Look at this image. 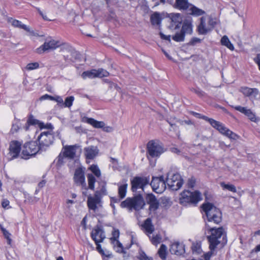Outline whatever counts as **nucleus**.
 <instances>
[{
	"instance_id": "nucleus-27",
	"label": "nucleus",
	"mask_w": 260,
	"mask_h": 260,
	"mask_svg": "<svg viewBox=\"0 0 260 260\" xmlns=\"http://www.w3.org/2000/svg\"><path fill=\"white\" fill-rule=\"evenodd\" d=\"M141 226L142 228L145 230L147 235L152 234L154 231V227L150 218H147Z\"/></svg>"
},
{
	"instance_id": "nucleus-35",
	"label": "nucleus",
	"mask_w": 260,
	"mask_h": 260,
	"mask_svg": "<svg viewBox=\"0 0 260 260\" xmlns=\"http://www.w3.org/2000/svg\"><path fill=\"white\" fill-rule=\"evenodd\" d=\"M151 22L153 25H159L161 22V17L157 12L153 13L150 18Z\"/></svg>"
},
{
	"instance_id": "nucleus-45",
	"label": "nucleus",
	"mask_w": 260,
	"mask_h": 260,
	"mask_svg": "<svg viewBox=\"0 0 260 260\" xmlns=\"http://www.w3.org/2000/svg\"><path fill=\"white\" fill-rule=\"evenodd\" d=\"M89 169L96 177H99L101 176V171L98 166L92 165L90 167Z\"/></svg>"
},
{
	"instance_id": "nucleus-3",
	"label": "nucleus",
	"mask_w": 260,
	"mask_h": 260,
	"mask_svg": "<svg viewBox=\"0 0 260 260\" xmlns=\"http://www.w3.org/2000/svg\"><path fill=\"white\" fill-rule=\"evenodd\" d=\"M199 118L208 121L214 128L216 129L222 135L232 139L236 140L238 136L237 134L231 131L228 127L219 121H217L212 118H210L206 116L201 115Z\"/></svg>"
},
{
	"instance_id": "nucleus-32",
	"label": "nucleus",
	"mask_w": 260,
	"mask_h": 260,
	"mask_svg": "<svg viewBox=\"0 0 260 260\" xmlns=\"http://www.w3.org/2000/svg\"><path fill=\"white\" fill-rule=\"evenodd\" d=\"M100 189L96 190L95 193H98L99 195L102 198L103 196L107 195V191L106 189V183L105 181H101L99 182Z\"/></svg>"
},
{
	"instance_id": "nucleus-9",
	"label": "nucleus",
	"mask_w": 260,
	"mask_h": 260,
	"mask_svg": "<svg viewBox=\"0 0 260 260\" xmlns=\"http://www.w3.org/2000/svg\"><path fill=\"white\" fill-rule=\"evenodd\" d=\"M150 183L149 176H136L131 180V190L133 192H136L138 189H141L144 191L146 186Z\"/></svg>"
},
{
	"instance_id": "nucleus-13",
	"label": "nucleus",
	"mask_w": 260,
	"mask_h": 260,
	"mask_svg": "<svg viewBox=\"0 0 260 260\" xmlns=\"http://www.w3.org/2000/svg\"><path fill=\"white\" fill-rule=\"evenodd\" d=\"M22 141L13 140L11 141L9 148L8 154L11 157L10 160L18 158L22 149Z\"/></svg>"
},
{
	"instance_id": "nucleus-60",
	"label": "nucleus",
	"mask_w": 260,
	"mask_h": 260,
	"mask_svg": "<svg viewBox=\"0 0 260 260\" xmlns=\"http://www.w3.org/2000/svg\"><path fill=\"white\" fill-rule=\"evenodd\" d=\"M254 60L257 64L258 69L260 71V53L257 54L256 57L254 59Z\"/></svg>"
},
{
	"instance_id": "nucleus-25",
	"label": "nucleus",
	"mask_w": 260,
	"mask_h": 260,
	"mask_svg": "<svg viewBox=\"0 0 260 260\" xmlns=\"http://www.w3.org/2000/svg\"><path fill=\"white\" fill-rule=\"evenodd\" d=\"M240 91L245 96L255 99L258 94L259 91L257 88H251L247 87H243L240 89Z\"/></svg>"
},
{
	"instance_id": "nucleus-36",
	"label": "nucleus",
	"mask_w": 260,
	"mask_h": 260,
	"mask_svg": "<svg viewBox=\"0 0 260 260\" xmlns=\"http://www.w3.org/2000/svg\"><path fill=\"white\" fill-rule=\"evenodd\" d=\"M167 247L165 244H161L158 251L159 256L162 260L166 259Z\"/></svg>"
},
{
	"instance_id": "nucleus-28",
	"label": "nucleus",
	"mask_w": 260,
	"mask_h": 260,
	"mask_svg": "<svg viewBox=\"0 0 260 260\" xmlns=\"http://www.w3.org/2000/svg\"><path fill=\"white\" fill-rule=\"evenodd\" d=\"M198 31L200 35H206L211 29L206 26V19L204 17L200 18V23L198 26Z\"/></svg>"
},
{
	"instance_id": "nucleus-12",
	"label": "nucleus",
	"mask_w": 260,
	"mask_h": 260,
	"mask_svg": "<svg viewBox=\"0 0 260 260\" xmlns=\"http://www.w3.org/2000/svg\"><path fill=\"white\" fill-rule=\"evenodd\" d=\"M149 184L151 186L153 190L157 193H162L166 188V180H164L162 176L158 177H153Z\"/></svg>"
},
{
	"instance_id": "nucleus-52",
	"label": "nucleus",
	"mask_w": 260,
	"mask_h": 260,
	"mask_svg": "<svg viewBox=\"0 0 260 260\" xmlns=\"http://www.w3.org/2000/svg\"><path fill=\"white\" fill-rule=\"evenodd\" d=\"M160 240L161 238L159 236L156 235V236L152 237L151 242L154 245H157L160 242Z\"/></svg>"
},
{
	"instance_id": "nucleus-54",
	"label": "nucleus",
	"mask_w": 260,
	"mask_h": 260,
	"mask_svg": "<svg viewBox=\"0 0 260 260\" xmlns=\"http://www.w3.org/2000/svg\"><path fill=\"white\" fill-rule=\"evenodd\" d=\"M100 243H95L96 245V250L101 255H106L104 251L102 248V246L100 244Z\"/></svg>"
},
{
	"instance_id": "nucleus-42",
	"label": "nucleus",
	"mask_w": 260,
	"mask_h": 260,
	"mask_svg": "<svg viewBox=\"0 0 260 260\" xmlns=\"http://www.w3.org/2000/svg\"><path fill=\"white\" fill-rule=\"evenodd\" d=\"M74 101V97L73 96H68L66 98L64 102H63L62 105L64 107L70 108L72 106Z\"/></svg>"
},
{
	"instance_id": "nucleus-44",
	"label": "nucleus",
	"mask_w": 260,
	"mask_h": 260,
	"mask_svg": "<svg viewBox=\"0 0 260 260\" xmlns=\"http://www.w3.org/2000/svg\"><path fill=\"white\" fill-rule=\"evenodd\" d=\"M138 258L139 260H153V258L151 257H148L145 252L142 250H140L139 251Z\"/></svg>"
},
{
	"instance_id": "nucleus-18",
	"label": "nucleus",
	"mask_w": 260,
	"mask_h": 260,
	"mask_svg": "<svg viewBox=\"0 0 260 260\" xmlns=\"http://www.w3.org/2000/svg\"><path fill=\"white\" fill-rule=\"evenodd\" d=\"M79 148L77 144L73 145H66L63 147V155L69 159H73L76 156V150Z\"/></svg>"
},
{
	"instance_id": "nucleus-48",
	"label": "nucleus",
	"mask_w": 260,
	"mask_h": 260,
	"mask_svg": "<svg viewBox=\"0 0 260 260\" xmlns=\"http://www.w3.org/2000/svg\"><path fill=\"white\" fill-rule=\"evenodd\" d=\"M39 121L34 118L32 115H30L27 120L28 125H35L38 123Z\"/></svg>"
},
{
	"instance_id": "nucleus-1",
	"label": "nucleus",
	"mask_w": 260,
	"mask_h": 260,
	"mask_svg": "<svg viewBox=\"0 0 260 260\" xmlns=\"http://www.w3.org/2000/svg\"><path fill=\"white\" fill-rule=\"evenodd\" d=\"M206 226L209 234L207 237L209 243L210 248V251L208 252V254H210V256H211L217 245L220 243L224 244L226 242V235L222 227L218 228H211L210 225L207 223H206Z\"/></svg>"
},
{
	"instance_id": "nucleus-24",
	"label": "nucleus",
	"mask_w": 260,
	"mask_h": 260,
	"mask_svg": "<svg viewBox=\"0 0 260 260\" xmlns=\"http://www.w3.org/2000/svg\"><path fill=\"white\" fill-rule=\"evenodd\" d=\"M74 179L75 182L77 184L82 186H85L86 185L84 173L81 169L78 168L76 170Z\"/></svg>"
},
{
	"instance_id": "nucleus-47",
	"label": "nucleus",
	"mask_w": 260,
	"mask_h": 260,
	"mask_svg": "<svg viewBox=\"0 0 260 260\" xmlns=\"http://www.w3.org/2000/svg\"><path fill=\"white\" fill-rule=\"evenodd\" d=\"M39 68V64L37 62H31L28 63L26 66V69L28 70H33L35 69H37Z\"/></svg>"
},
{
	"instance_id": "nucleus-53",
	"label": "nucleus",
	"mask_w": 260,
	"mask_h": 260,
	"mask_svg": "<svg viewBox=\"0 0 260 260\" xmlns=\"http://www.w3.org/2000/svg\"><path fill=\"white\" fill-rule=\"evenodd\" d=\"M192 250L193 252L199 253L201 251L200 246L198 244H193L192 247Z\"/></svg>"
},
{
	"instance_id": "nucleus-29",
	"label": "nucleus",
	"mask_w": 260,
	"mask_h": 260,
	"mask_svg": "<svg viewBox=\"0 0 260 260\" xmlns=\"http://www.w3.org/2000/svg\"><path fill=\"white\" fill-rule=\"evenodd\" d=\"M84 121L91 125L95 128H103L105 124L103 121H99L92 118L85 117Z\"/></svg>"
},
{
	"instance_id": "nucleus-11",
	"label": "nucleus",
	"mask_w": 260,
	"mask_h": 260,
	"mask_svg": "<svg viewBox=\"0 0 260 260\" xmlns=\"http://www.w3.org/2000/svg\"><path fill=\"white\" fill-rule=\"evenodd\" d=\"M165 152L162 144L158 141L151 140L147 144V152L152 157H158Z\"/></svg>"
},
{
	"instance_id": "nucleus-19",
	"label": "nucleus",
	"mask_w": 260,
	"mask_h": 260,
	"mask_svg": "<svg viewBox=\"0 0 260 260\" xmlns=\"http://www.w3.org/2000/svg\"><path fill=\"white\" fill-rule=\"evenodd\" d=\"M170 251L172 254L177 255H182L185 253V246L182 243L175 242L171 245Z\"/></svg>"
},
{
	"instance_id": "nucleus-16",
	"label": "nucleus",
	"mask_w": 260,
	"mask_h": 260,
	"mask_svg": "<svg viewBox=\"0 0 260 260\" xmlns=\"http://www.w3.org/2000/svg\"><path fill=\"white\" fill-rule=\"evenodd\" d=\"M91 239L95 243H102L106 238V235L103 228L100 225H96L90 233Z\"/></svg>"
},
{
	"instance_id": "nucleus-50",
	"label": "nucleus",
	"mask_w": 260,
	"mask_h": 260,
	"mask_svg": "<svg viewBox=\"0 0 260 260\" xmlns=\"http://www.w3.org/2000/svg\"><path fill=\"white\" fill-rule=\"evenodd\" d=\"M40 100L41 101H44V100H50V101H53L54 100V96L50 95L47 94H45L41 96L40 97Z\"/></svg>"
},
{
	"instance_id": "nucleus-5",
	"label": "nucleus",
	"mask_w": 260,
	"mask_h": 260,
	"mask_svg": "<svg viewBox=\"0 0 260 260\" xmlns=\"http://www.w3.org/2000/svg\"><path fill=\"white\" fill-rule=\"evenodd\" d=\"M145 205V202L142 196L138 194L133 198H127L125 200L120 204L121 208H127L130 211L135 210L139 211L142 209Z\"/></svg>"
},
{
	"instance_id": "nucleus-58",
	"label": "nucleus",
	"mask_w": 260,
	"mask_h": 260,
	"mask_svg": "<svg viewBox=\"0 0 260 260\" xmlns=\"http://www.w3.org/2000/svg\"><path fill=\"white\" fill-rule=\"evenodd\" d=\"M54 101H56L58 104H63V99L59 95H56L54 96Z\"/></svg>"
},
{
	"instance_id": "nucleus-8",
	"label": "nucleus",
	"mask_w": 260,
	"mask_h": 260,
	"mask_svg": "<svg viewBox=\"0 0 260 260\" xmlns=\"http://www.w3.org/2000/svg\"><path fill=\"white\" fill-rule=\"evenodd\" d=\"M166 182L169 187L172 190H177L180 189L183 183V179L178 173L168 174Z\"/></svg>"
},
{
	"instance_id": "nucleus-17",
	"label": "nucleus",
	"mask_w": 260,
	"mask_h": 260,
	"mask_svg": "<svg viewBox=\"0 0 260 260\" xmlns=\"http://www.w3.org/2000/svg\"><path fill=\"white\" fill-rule=\"evenodd\" d=\"M94 193V197L89 196L87 198V206L90 210L95 211L98 209V206H101L102 203V198Z\"/></svg>"
},
{
	"instance_id": "nucleus-40",
	"label": "nucleus",
	"mask_w": 260,
	"mask_h": 260,
	"mask_svg": "<svg viewBox=\"0 0 260 260\" xmlns=\"http://www.w3.org/2000/svg\"><path fill=\"white\" fill-rule=\"evenodd\" d=\"M185 35L180 30V32H177L174 36H173L172 39L177 42H183L184 40Z\"/></svg>"
},
{
	"instance_id": "nucleus-62",
	"label": "nucleus",
	"mask_w": 260,
	"mask_h": 260,
	"mask_svg": "<svg viewBox=\"0 0 260 260\" xmlns=\"http://www.w3.org/2000/svg\"><path fill=\"white\" fill-rule=\"evenodd\" d=\"M74 203V201L72 200H67L66 203V208L69 210L70 208V205Z\"/></svg>"
},
{
	"instance_id": "nucleus-6",
	"label": "nucleus",
	"mask_w": 260,
	"mask_h": 260,
	"mask_svg": "<svg viewBox=\"0 0 260 260\" xmlns=\"http://www.w3.org/2000/svg\"><path fill=\"white\" fill-rule=\"evenodd\" d=\"M201 199V194L199 191L191 192L185 190L180 194L179 203L183 206H186L189 203L197 204Z\"/></svg>"
},
{
	"instance_id": "nucleus-51",
	"label": "nucleus",
	"mask_w": 260,
	"mask_h": 260,
	"mask_svg": "<svg viewBox=\"0 0 260 260\" xmlns=\"http://www.w3.org/2000/svg\"><path fill=\"white\" fill-rule=\"evenodd\" d=\"M201 42V40L200 39H199L198 38L194 37V38H192L190 40L189 44L190 45L193 46V45H195L197 43H200Z\"/></svg>"
},
{
	"instance_id": "nucleus-30",
	"label": "nucleus",
	"mask_w": 260,
	"mask_h": 260,
	"mask_svg": "<svg viewBox=\"0 0 260 260\" xmlns=\"http://www.w3.org/2000/svg\"><path fill=\"white\" fill-rule=\"evenodd\" d=\"M181 31L185 36L186 34H191L192 32V25L191 23L186 20L182 24Z\"/></svg>"
},
{
	"instance_id": "nucleus-57",
	"label": "nucleus",
	"mask_w": 260,
	"mask_h": 260,
	"mask_svg": "<svg viewBox=\"0 0 260 260\" xmlns=\"http://www.w3.org/2000/svg\"><path fill=\"white\" fill-rule=\"evenodd\" d=\"M195 180L193 178L189 179L187 182V186L188 187L192 188L195 185Z\"/></svg>"
},
{
	"instance_id": "nucleus-39",
	"label": "nucleus",
	"mask_w": 260,
	"mask_h": 260,
	"mask_svg": "<svg viewBox=\"0 0 260 260\" xmlns=\"http://www.w3.org/2000/svg\"><path fill=\"white\" fill-rule=\"evenodd\" d=\"M88 187L90 189L93 190L94 189V183L95 182V178L92 174H88L87 175Z\"/></svg>"
},
{
	"instance_id": "nucleus-31",
	"label": "nucleus",
	"mask_w": 260,
	"mask_h": 260,
	"mask_svg": "<svg viewBox=\"0 0 260 260\" xmlns=\"http://www.w3.org/2000/svg\"><path fill=\"white\" fill-rule=\"evenodd\" d=\"M9 22H11L12 25L15 27L23 29L28 32L30 31V28L27 25L22 24L20 21L11 18L9 20Z\"/></svg>"
},
{
	"instance_id": "nucleus-37",
	"label": "nucleus",
	"mask_w": 260,
	"mask_h": 260,
	"mask_svg": "<svg viewBox=\"0 0 260 260\" xmlns=\"http://www.w3.org/2000/svg\"><path fill=\"white\" fill-rule=\"evenodd\" d=\"M221 187L223 189L228 190L233 192H236L237 189L235 186L231 184H226L224 182H222L220 183Z\"/></svg>"
},
{
	"instance_id": "nucleus-49",
	"label": "nucleus",
	"mask_w": 260,
	"mask_h": 260,
	"mask_svg": "<svg viewBox=\"0 0 260 260\" xmlns=\"http://www.w3.org/2000/svg\"><path fill=\"white\" fill-rule=\"evenodd\" d=\"M191 90L200 97H203L205 95V93L200 88H193Z\"/></svg>"
},
{
	"instance_id": "nucleus-15",
	"label": "nucleus",
	"mask_w": 260,
	"mask_h": 260,
	"mask_svg": "<svg viewBox=\"0 0 260 260\" xmlns=\"http://www.w3.org/2000/svg\"><path fill=\"white\" fill-rule=\"evenodd\" d=\"M109 73L106 70L103 69L98 70L92 69L90 71H84L81 74V77L83 79L87 78L92 79L96 77L102 78L108 76Z\"/></svg>"
},
{
	"instance_id": "nucleus-56",
	"label": "nucleus",
	"mask_w": 260,
	"mask_h": 260,
	"mask_svg": "<svg viewBox=\"0 0 260 260\" xmlns=\"http://www.w3.org/2000/svg\"><path fill=\"white\" fill-rule=\"evenodd\" d=\"M112 239L116 240L117 241V239L119 238V232L118 230H114L112 232Z\"/></svg>"
},
{
	"instance_id": "nucleus-23",
	"label": "nucleus",
	"mask_w": 260,
	"mask_h": 260,
	"mask_svg": "<svg viewBox=\"0 0 260 260\" xmlns=\"http://www.w3.org/2000/svg\"><path fill=\"white\" fill-rule=\"evenodd\" d=\"M84 154L86 159H92L98 154L99 149L96 146H89L84 149Z\"/></svg>"
},
{
	"instance_id": "nucleus-64",
	"label": "nucleus",
	"mask_w": 260,
	"mask_h": 260,
	"mask_svg": "<svg viewBox=\"0 0 260 260\" xmlns=\"http://www.w3.org/2000/svg\"><path fill=\"white\" fill-rule=\"evenodd\" d=\"M121 199L120 198L119 199L116 197H112L111 198V203H118L120 202Z\"/></svg>"
},
{
	"instance_id": "nucleus-63",
	"label": "nucleus",
	"mask_w": 260,
	"mask_h": 260,
	"mask_svg": "<svg viewBox=\"0 0 260 260\" xmlns=\"http://www.w3.org/2000/svg\"><path fill=\"white\" fill-rule=\"evenodd\" d=\"M27 200L29 203H34L38 201V199L36 197L29 196L27 198Z\"/></svg>"
},
{
	"instance_id": "nucleus-26",
	"label": "nucleus",
	"mask_w": 260,
	"mask_h": 260,
	"mask_svg": "<svg viewBox=\"0 0 260 260\" xmlns=\"http://www.w3.org/2000/svg\"><path fill=\"white\" fill-rule=\"evenodd\" d=\"M190 6L191 5L189 3L188 0H175L173 5L174 8L180 10H186L189 8Z\"/></svg>"
},
{
	"instance_id": "nucleus-10",
	"label": "nucleus",
	"mask_w": 260,
	"mask_h": 260,
	"mask_svg": "<svg viewBox=\"0 0 260 260\" xmlns=\"http://www.w3.org/2000/svg\"><path fill=\"white\" fill-rule=\"evenodd\" d=\"M38 140L39 142L40 150L44 151L50 145L53 144L54 140V136L50 132H43L38 137Z\"/></svg>"
},
{
	"instance_id": "nucleus-46",
	"label": "nucleus",
	"mask_w": 260,
	"mask_h": 260,
	"mask_svg": "<svg viewBox=\"0 0 260 260\" xmlns=\"http://www.w3.org/2000/svg\"><path fill=\"white\" fill-rule=\"evenodd\" d=\"M64 157H66L63 155V153L62 154L61 153H60L59 155L58 156L56 159V164L58 167H60L64 164Z\"/></svg>"
},
{
	"instance_id": "nucleus-4",
	"label": "nucleus",
	"mask_w": 260,
	"mask_h": 260,
	"mask_svg": "<svg viewBox=\"0 0 260 260\" xmlns=\"http://www.w3.org/2000/svg\"><path fill=\"white\" fill-rule=\"evenodd\" d=\"M199 118L208 121L214 128L216 129L222 135L232 139L236 140L238 136L237 134L231 131L228 127L219 121H217L212 118H210L206 116L201 115Z\"/></svg>"
},
{
	"instance_id": "nucleus-61",
	"label": "nucleus",
	"mask_w": 260,
	"mask_h": 260,
	"mask_svg": "<svg viewBox=\"0 0 260 260\" xmlns=\"http://www.w3.org/2000/svg\"><path fill=\"white\" fill-rule=\"evenodd\" d=\"M10 204V202L9 200L7 199H4L2 202V206L3 208H6Z\"/></svg>"
},
{
	"instance_id": "nucleus-20",
	"label": "nucleus",
	"mask_w": 260,
	"mask_h": 260,
	"mask_svg": "<svg viewBox=\"0 0 260 260\" xmlns=\"http://www.w3.org/2000/svg\"><path fill=\"white\" fill-rule=\"evenodd\" d=\"M171 21L169 28L171 29H176L180 27L182 19L179 13L172 14L170 18Z\"/></svg>"
},
{
	"instance_id": "nucleus-33",
	"label": "nucleus",
	"mask_w": 260,
	"mask_h": 260,
	"mask_svg": "<svg viewBox=\"0 0 260 260\" xmlns=\"http://www.w3.org/2000/svg\"><path fill=\"white\" fill-rule=\"evenodd\" d=\"M221 43L222 45L226 46L231 50L233 51L234 50V47L231 43L228 37L226 36H224L221 39Z\"/></svg>"
},
{
	"instance_id": "nucleus-41",
	"label": "nucleus",
	"mask_w": 260,
	"mask_h": 260,
	"mask_svg": "<svg viewBox=\"0 0 260 260\" xmlns=\"http://www.w3.org/2000/svg\"><path fill=\"white\" fill-rule=\"evenodd\" d=\"M20 128V122L18 120H15L12 123V127L10 132L12 134H14L19 131Z\"/></svg>"
},
{
	"instance_id": "nucleus-14",
	"label": "nucleus",
	"mask_w": 260,
	"mask_h": 260,
	"mask_svg": "<svg viewBox=\"0 0 260 260\" xmlns=\"http://www.w3.org/2000/svg\"><path fill=\"white\" fill-rule=\"evenodd\" d=\"M61 45V43L51 38L46 39L44 43L37 49L38 53H42L49 50H54Z\"/></svg>"
},
{
	"instance_id": "nucleus-38",
	"label": "nucleus",
	"mask_w": 260,
	"mask_h": 260,
	"mask_svg": "<svg viewBox=\"0 0 260 260\" xmlns=\"http://www.w3.org/2000/svg\"><path fill=\"white\" fill-rule=\"evenodd\" d=\"M127 187V184H124L119 186L118 195L121 199H123L125 197Z\"/></svg>"
},
{
	"instance_id": "nucleus-55",
	"label": "nucleus",
	"mask_w": 260,
	"mask_h": 260,
	"mask_svg": "<svg viewBox=\"0 0 260 260\" xmlns=\"http://www.w3.org/2000/svg\"><path fill=\"white\" fill-rule=\"evenodd\" d=\"M159 35L160 38L162 40H165L168 41L169 42H171V36L170 35H165L162 32H160Z\"/></svg>"
},
{
	"instance_id": "nucleus-7",
	"label": "nucleus",
	"mask_w": 260,
	"mask_h": 260,
	"mask_svg": "<svg viewBox=\"0 0 260 260\" xmlns=\"http://www.w3.org/2000/svg\"><path fill=\"white\" fill-rule=\"evenodd\" d=\"M39 151H42L37 141L26 142L23 145L21 157L28 159L36 155Z\"/></svg>"
},
{
	"instance_id": "nucleus-22",
	"label": "nucleus",
	"mask_w": 260,
	"mask_h": 260,
	"mask_svg": "<svg viewBox=\"0 0 260 260\" xmlns=\"http://www.w3.org/2000/svg\"><path fill=\"white\" fill-rule=\"evenodd\" d=\"M233 108L237 111L244 114L247 116L248 118L252 121L255 122L256 118L255 114L250 109L246 107H242L241 106H236Z\"/></svg>"
},
{
	"instance_id": "nucleus-34",
	"label": "nucleus",
	"mask_w": 260,
	"mask_h": 260,
	"mask_svg": "<svg viewBox=\"0 0 260 260\" xmlns=\"http://www.w3.org/2000/svg\"><path fill=\"white\" fill-rule=\"evenodd\" d=\"M190 8H189V11L190 12L189 13L191 15H194V16H201L205 13V12L202 10V9H200L198 8H197L196 6H190Z\"/></svg>"
},
{
	"instance_id": "nucleus-43",
	"label": "nucleus",
	"mask_w": 260,
	"mask_h": 260,
	"mask_svg": "<svg viewBox=\"0 0 260 260\" xmlns=\"http://www.w3.org/2000/svg\"><path fill=\"white\" fill-rule=\"evenodd\" d=\"M115 249L117 252L126 254V251L124 249L122 243H121L118 240H117L116 241V245L115 246Z\"/></svg>"
},
{
	"instance_id": "nucleus-59",
	"label": "nucleus",
	"mask_w": 260,
	"mask_h": 260,
	"mask_svg": "<svg viewBox=\"0 0 260 260\" xmlns=\"http://www.w3.org/2000/svg\"><path fill=\"white\" fill-rule=\"evenodd\" d=\"M3 233H4V235L5 236V238L8 240V243L9 244H10L11 240L10 238V236L11 234L6 230H3Z\"/></svg>"
},
{
	"instance_id": "nucleus-21",
	"label": "nucleus",
	"mask_w": 260,
	"mask_h": 260,
	"mask_svg": "<svg viewBox=\"0 0 260 260\" xmlns=\"http://www.w3.org/2000/svg\"><path fill=\"white\" fill-rule=\"evenodd\" d=\"M146 201L149 205V210L155 211L158 208L159 203L156 197L152 193L147 194L146 197Z\"/></svg>"
},
{
	"instance_id": "nucleus-2",
	"label": "nucleus",
	"mask_w": 260,
	"mask_h": 260,
	"mask_svg": "<svg viewBox=\"0 0 260 260\" xmlns=\"http://www.w3.org/2000/svg\"><path fill=\"white\" fill-rule=\"evenodd\" d=\"M202 208L209 223L218 224L221 221V212L212 204L210 203L204 204L202 206Z\"/></svg>"
}]
</instances>
